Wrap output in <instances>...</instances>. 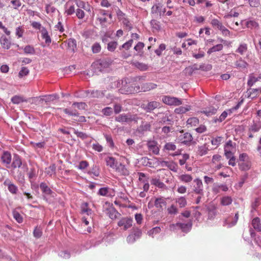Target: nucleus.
<instances>
[{"instance_id":"nucleus-1","label":"nucleus","mask_w":261,"mask_h":261,"mask_svg":"<svg viewBox=\"0 0 261 261\" xmlns=\"http://www.w3.org/2000/svg\"><path fill=\"white\" fill-rule=\"evenodd\" d=\"M112 64L111 60L110 59H105L97 61L94 63V67L99 71L102 72L105 69L110 67Z\"/></svg>"},{"instance_id":"nucleus-2","label":"nucleus","mask_w":261,"mask_h":261,"mask_svg":"<svg viewBox=\"0 0 261 261\" xmlns=\"http://www.w3.org/2000/svg\"><path fill=\"white\" fill-rule=\"evenodd\" d=\"M138 118L135 115L122 114L115 117V120L119 122H137Z\"/></svg>"},{"instance_id":"nucleus-3","label":"nucleus","mask_w":261,"mask_h":261,"mask_svg":"<svg viewBox=\"0 0 261 261\" xmlns=\"http://www.w3.org/2000/svg\"><path fill=\"white\" fill-rule=\"evenodd\" d=\"M133 220L130 217L122 218L118 222V225L123 230H126L133 226Z\"/></svg>"},{"instance_id":"nucleus-4","label":"nucleus","mask_w":261,"mask_h":261,"mask_svg":"<svg viewBox=\"0 0 261 261\" xmlns=\"http://www.w3.org/2000/svg\"><path fill=\"white\" fill-rule=\"evenodd\" d=\"M162 100L164 103L169 106H177L182 104V101L180 99L178 98L170 96H164Z\"/></svg>"},{"instance_id":"nucleus-5","label":"nucleus","mask_w":261,"mask_h":261,"mask_svg":"<svg viewBox=\"0 0 261 261\" xmlns=\"http://www.w3.org/2000/svg\"><path fill=\"white\" fill-rule=\"evenodd\" d=\"M192 226V223L191 222L188 223H177L170 225V228L171 230H174L175 227H178L179 229H181L183 232H187L191 230Z\"/></svg>"},{"instance_id":"nucleus-6","label":"nucleus","mask_w":261,"mask_h":261,"mask_svg":"<svg viewBox=\"0 0 261 261\" xmlns=\"http://www.w3.org/2000/svg\"><path fill=\"white\" fill-rule=\"evenodd\" d=\"M195 185L193 186V192L200 195H203V184L201 179L196 178L194 180Z\"/></svg>"},{"instance_id":"nucleus-7","label":"nucleus","mask_w":261,"mask_h":261,"mask_svg":"<svg viewBox=\"0 0 261 261\" xmlns=\"http://www.w3.org/2000/svg\"><path fill=\"white\" fill-rule=\"evenodd\" d=\"M183 131L181 132V134L178 136V140L184 144H188L193 140L192 135L189 133L182 134Z\"/></svg>"},{"instance_id":"nucleus-8","label":"nucleus","mask_w":261,"mask_h":261,"mask_svg":"<svg viewBox=\"0 0 261 261\" xmlns=\"http://www.w3.org/2000/svg\"><path fill=\"white\" fill-rule=\"evenodd\" d=\"M165 12V8H163L162 5L160 3L154 5L151 8V12L153 14H159L160 16L163 15Z\"/></svg>"},{"instance_id":"nucleus-9","label":"nucleus","mask_w":261,"mask_h":261,"mask_svg":"<svg viewBox=\"0 0 261 261\" xmlns=\"http://www.w3.org/2000/svg\"><path fill=\"white\" fill-rule=\"evenodd\" d=\"M4 185L8 187L9 191L12 194L17 193L18 191L17 187L13 184L10 179H6L4 182Z\"/></svg>"},{"instance_id":"nucleus-10","label":"nucleus","mask_w":261,"mask_h":261,"mask_svg":"<svg viewBox=\"0 0 261 261\" xmlns=\"http://www.w3.org/2000/svg\"><path fill=\"white\" fill-rule=\"evenodd\" d=\"M166 199L164 197L156 198L154 201V205L159 210H162L164 207H166Z\"/></svg>"},{"instance_id":"nucleus-11","label":"nucleus","mask_w":261,"mask_h":261,"mask_svg":"<svg viewBox=\"0 0 261 261\" xmlns=\"http://www.w3.org/2000/svg\"><path fill=\"white\" fill-rule=\"evenodd\" d=\"M86 93H90V97L92 98H102L105 96V91L93 90L92 91L87 90Z\"/></svg>"},{"instance_id":"nucleus-12","label":"nucleus","mask_w":261,"mask_h":261,"mask_svg":"<svg viewBox=\"0 0 261 261\" xmlns=\"http://www.w3.org/2000/svg\"><path fill=\"white\" fill-rule=\"evenodd\" d=\"M1 160L3 164L6 165H9L12 160L11 153L7 151H4L1 156Z\"/></svg>"},{"instance_id":"nucleus-13","label":"nucleus","mask_w":261,"mask_h":261,"mask_svg":"<svg viewBox=\"0 0 261 261\" xmlns=\"http://www.w3.org/2000/svg\"><path fill=\"white\" fill-rule=\"evenodd\" d=\"M106 165L108 166H109L110 168L112 169H115L118 165V162L116 160V159L112 156H108L105 159Z\"/></svg>"},{"instance_id":"nucleus-14","label":"nucleus","mask_w":261,"mask_h":261,"mask_svg":"<svg viewBox=\"0 0 261 261\" xmlns=\"http://www.w3.org/2000/svg\"><path fill=\"white\" fill-rule=\"evenodd\" d=\"M116 171L119 172L120 175L123 176H127L129 174L128 170L126 168L124 165L120 163L119 165L115 168Z\"/></svg>"},{"instance_id":"nucleus-15","label":"nucleus","mask_w":261,"mask_h":261,"mask_svg":"<svg viewBox=\"0 0 261 261\" xmlns=\"http://www.w3.org/2000/svg\"><path fill=\"white\" fill-rule=\"evenodd\" d=\"M160 103L157 101H151L147 103L144 108L145 110L147 112H150L154 109L159 107Z\"/></svg>"},{"instance_id":"nucleus-16","label":"nucleus","mask_w":261,"mask_h":261,"mask_svg":"<svg viewBox=\"0 0 261 261\" xmlns=\"http://www.w3.org/2000/svg\"><path fill=\"white\" fill-rule=\"evenodd\" d=\"M246 94L248 98L253 99L259 95V89L249 88L247 89Z\"/></svg>"},{"instance_id":"nucleus-17","label":"nucleus","mask_w":261,"mask_h":261,"mask_svg":"<svg viewBox=\"0 0 261 261\" xmlns=\"http://www.w3.org/2000/svg\"><path fill=\"white\" fill-rule=\"evenodd\" d=\"M150 127L151 125L149 123L142 122V124L138 128L137 131L140 133H143L144 132L150 130Z\"/></svg>"},{"instance_id":"nucleus-18","label":"nucleus","mask_w":261,"mask_h":261,"mask_svg":"<svg viewBox=\"0 0 261 261\" xmlns=\"http://www.w3.org/2000/svg\"><path fill=\"white\" fill-rule=\"evenodd\" d=\"M252 225L255 230L258 232L261 231L260 220L258 217H255L252 220Z\"/></svg>"},{"instance_id":"nucleus-19","label":"nucleus","mask_w":261,"mask_h":261,"mask_svg":"<svg viewBox=\"0 0 261 261\" xmlns=\"http://www.w3.org/2000/svg\"><path fill=\"white\" fill-rule=\"evenodd\" d=\"M211 24L214 29H218L220 31L224 27L222 23L218 19H213L211 21Z\"/></svg>"},{"instance_id":"nucleus-20","label":"nucleus","mask_w":261,"mask_h":261,"mask_svg":"<svg viewBox=\"0 0 261 261\" xmlns=\"http://www.w3.org/2000/svg\"><path fill=\"white\" fill-rule=\"evenodd\" d=\"M235 67L238 68L245 69L246 68L248 65V64L242 58H240L239 60L236 61L234 63Z\"/></svg>"},{"instance_id":"nucleus-21","label":"nucleus","mask_w":261,"mask_h":261,"mask_svg":"<svg viewBox=\"0 0 261 261\" xmlns=\"http://www.w3.org/2000/svg\"><path fill=\"white\" fill-rule=\"evenodd\" d=\"M22 165V161L18 155L15 154L13 159V162L12 164V166L14 168H19Z\"/></svg>"},{"instance_id":"nucleus-22","label":"nucleus","mask_w":261,"mask_h":261,"mask_svg":"<svg viewBox=\"0 0 261 261\" xmlns=\"http://www.w3.org/2000/svg\"><path fill=\"white\" fill-rule=\"evenodd\" d=\"M260 79H261L260 76L255 77L253 74H251L249 75V79L247 82V85L251 87H252L256 82L258 81Z\"/></svg>"},{"instance_id":"nucleus-23","label":"nucleus","mask_w":261,"mask_h":261,"mask_svg":"<svg viewBox=\"0 0 261 261\" xmlns=\"http://www.w3.org/2000/svg\"><path fill=\"white\" fill-rule=\"evenodd\" d=\"M0 43L3 48L9 49L10 47V41L7 38L6 36H2L0 39Z\"/></svg>"},{"instance_id":"nucleus-24","label":"nucleus","mask_w":261,"mask_h":261,"mask_svg":"<svg viewBox=\"0 0 261 261\" xmlns=\"http://www.w3.org/2000/svg\"><path fill=\"white\" fill-rule=\"evenodd\" d=\"M217 111V108L211 106L207 108H206L202 113L205 114L207 116L213 115L216 113Z\"/></svg>"},{"instance_id":"nucleus-25","label":"nucleus","mask_w":261,"mask_h":261,"mask_svg":"<svg viewBox=\"0 0 261 261\" xmlns=\"http://www.w3.org/2000/svg\"><path fill=\"white\" fill-rule=\"evenodd\" d=\"M208 212V218L210 219H213L216 215V207L214 205L209 206L207 208Z\"/></svg>"},{"instance_id":"nucleus-26","label":"nucleus","mask_w":261,"mask_h":261,"mask_svg":"<svg viewBox=\"0 0 261 261\" xmlns=\"http://www.w3.org/2000/svg\"><path fill=\"white\" fill-rule=\"evenodd\" d=\"M41 34L42 37L43 39H45L46 43L49 44L51 42L50 37L48 35V32L45 28H42L41 30Z\"/></svg>"},{"instance_id":"nucleus-27","label":"nucleus","mask_w":261,"mask_h":261,"mask_svg":"<svg viewBox=\"0 0 261 261\" xmlns=\"http://www.w3.org/2000/svg\"><path fill=\"white\" fill-rule=\"evenodd\" d=\"M191 109V106L187 105L185 107H180L176 108L174 112L176 114H184L189 111Z\"/></svg>"},{"instance_id":"nucleus-28","label":"nucleus","mask_w":261,"mask_h":261,"mask_svg":"<svg viewBox=\"0 0 261 261\" xmlns=\"http://www.w3.org/2000/svg\"><path fill=\"white\" fill-rule=\"evenodd\" d=\"M247 45L246 43H242L239 45L236 51L241 55H243L247 51Z\"/></svg>"},{"instance_id":"nucleus-29","label":"nucleus","mask_w":261,"mask_h":261,"mask_svg":"<svg viewBox=\"0 0 261 261\" xmlns=\"http://www.w3.org/2000/svg\"><path fill=\"white\" fill-rule=\"evenodd\" d=\"M147 146L150 150H152L154 153L157 154L159 152V149L154 141H149L147 143Z\"/></svg>"},{"instance_id":"nucleus-30","label":"nucleus","mask_w":261,"mask_h":261,"mask_svg":"<svg viewBox=\"0 0 261 261\" xmlns=\"http://www.w3.org/2000/svg\"><path fill=\"white\" fill-rule=\"evenodd\" d=\"M150 182L151 185H154L159 188H164L166 187V185L157 178H152Z\"/></svg>"},{"instance_id":"nucleus-31","label":"nucleus","mask_w":261,"mask_h":261,"mask_svg":"<svg viewBox=\"0 0 261 261\" xmlns=\"http://www.w3.org/2000/svg\"><path fill=\"white\" fill-rule=\"evenodd\" d=\"M108 214L109 217L112 219H115L119 214L118 212L114 208H110L108 210Z\"/></svg>"},{"instance_id":"nucleus-32","label":"nucleus","mask_w":261,"mask_h":261,"mask_svg":"<svg viewBox=\"0 0 261 261\" xmlns=\"http://www.w3.org/2000/svg\"><path fill=\"white\" fill-rule=\"evenodd\" d=\"M179 179L182 182L189 183L192 180L193 177L189 174H182L179 176Z\"/></svg>"},{"instance_id":"nucleus-33","label":"nucleus","mask_w":261,"mask_h":261,"mask_svg":"<svg viewBox=\"0 0 261 261\" xmlns=\"http://www.w3.org/2000/svg\"><path fill=\"white\" fill-rule=\"evenodd\" d=\"M232 201V199L230 196L223 197L221 199V204L223 205L226 206L230 205Z\"/></svg>"},{"instance_id":"nucleus-34","label":"nucleus","mask_w":261,"mask_h":261,"mask_svg":"<svg viewBox=\"0 0 261 261\" xmlns=\"http://www.w3.org/2000/svg\"><path fill=\"white\" fill-rule=\"evenodd\" d=\"M59 98V97L57 95H49L47 96H45L44 98H41L40 101H45V102H49L51 101H53L56 99Z\"/></svg>"},{"instance_id":"nucleus-35","label":"nucleus","mask_w":261,"mask_h":261,"mask_svg":"<svg viewBox=\"0 0 261 261\" xmlns=\"http://www.w3.org/2000/svg\"><path fill=\"white\" fill-rule=\"evenodd\" d=\"M261 128V122L258 121L254 122L249 128V131L252 132H257Z\"/></svg>"},{"instance_id":"nucleus-36","label":"nucleus","mask_w":261,"mask_h":261,"mask_svg":"<svg viewBox=\"0 0 261 261\" xmlns=\"http://www.w3.org/2000/svg\"><path fill=\"white\" fill-rule=\"evenodd\" d=\"M81 211L83 213H86L88 215L91 214V210L88 207V203L84 202L81 205Z\"/></svg>"},{"instance_id":"nucleus-37","label":"nucleus","mask_w":261,"mask_h":261,"mask_svg":"<svg viewBox=\"0 0 261 261\" xmlns=\"http://www.w3.org/2000/svg\"><path fill=\"white\" fill-rule=\"evenodd\" d=\"M156 86L157 85L155 84L149 83L143 84L142 88L144 89V91H147L155 89Z\"/></svg>"},{"instance_id":"nucleus-38","label":"nucleus","mask_w":261,"mask_h":261,"mask_svg":"<svg viewBox=\"0 0 261 261\" xmlns=\"http://www.w3.org/2000/svg\"><path fill=\"white\" fill-rule=\"evenodd\" d=\"M239 166L241 170H248L251 167V163L249 162H243L239 163Z\"/></svg>"},{"instance_id":"nucleus-39","label":"nucleus","mask_w":261,"mask_h":261,"mask_svg":"<svg viewBox=\"0 0 261 261\" xmlns=\"http://www.w3.org/2000/svg\"><path fill=\"white\" fill-rule=\"evenodd\" d=\"M223 45L221 44H217L210 48L207 51L208 54H211L213 52L221 50L223 49Z\"/></svg>"},{"instance_id":"nucleus-40","label":"nucleus","mask_w":261,"mask_h":261,"mask_svg":"<svg viewBox=\"0 0 261 261\" xmlns=\"http://www.w3.org/2000/svg\"><path fill=\"white\" fill-rule=\"evenodd\" d=\"M40 188L42 191L46 194H50L51 192L50 188L44 182H41L40 184Z\"/></svg>"},{"instance_id":"nucleus-41","label":"nucleus","mask_w":261,"mask_h":261,"mask_svg":"<svg viewBox=\"0 0 261 261\" xmlns=\"http://www.w3.org/2000/svg\"><path fill=\"white\" fill-rule=\"evenodd\" d=\"M11 101L14 104H19L23 101H27L22 97L20 96H15L12 97Z\"/></svg>"},{"instance_id":"nucleus-42","label":"nucleus","mask_w":261,"mask_h":261,"mask_svg":"<svg viewBox=\"0 0 261 261\" xmlns=\"http://www.w3.org/2000/svg\"><path fill=\"white\" fill-rule=\"evenodd\" d=\"M208 150L207 147L206 146V145L204 144V145L198 147V153L202 156L207 154Z\"/></svg>"},{"instance_id":"nucleus-43","label":"nucleus","mask_w":261,"mask_h":261,"mask_svg":"<svg viewBox=\"0 0 261 261\" xmlns=\"http://www.w3.org/2000/svg\"><path fill=\"white\" fill-rule=\"evenodd\" d=\"M187 124L190 125L191 126H196L199 123V120L196 117H192L188 119Z\"/></svg>"},{"instance_id":"nucleus-44","label":"nucleus","mask_w":261,"mask_h":261,"mask_svg":"<svg viewBox=\"0 0 261 261\" xmlns=\"http://www.w3.org/2000/svg\"><path fill=\"white\" fill-rule=\"evenodd\" d=\"M131 233L137 239L140 238L142 235L141 230L137 227H134Z\"/></svg>"},{"instance_id":"nucleus-45","label":"nucleus","mask_w":261,"mask_h":261,"mask_svg":"<svg viewBox=\"0 0 261 261\" xmlns=\"http://www.w3.org/2000/svg\"><path fill=\"white\" fill-rule=\"evenodd\" d=\"M176 202L178 204L180 207H184L187 205L186 199L184 197L177 198Z\"/></svg>"},{"instance_id":"nucleus-46","label":"nucleus","mask_w":261,"mask_h":261,"mask_svg":"<svg viewBox=\"0 0 261 261\" xmlns=\"http://www.w3.org/2000/svg\"><path fill=\"white\" fill-rule=\"evenodd\" d=\"M136 67L142 71H145L147 69L148 66L145 64L137 62L134 63Z\"/></svg>"},{"instance_id":"nucleus-47","label":"nucleus","mask_w":261,"mask_h":261,"mask_svg":"<svg viewBox=\"0 0 261 261\" xmlns=\"http://www.w3.org/2000/svg\"><path fill=\"white\" fill-rule=\"evenodd\" d=\"M24 52L27 54L33 55L35 53L34 48L31 45H27L23 49Z\"/></svg>"},{"instance_id":"nucleus-48","label":"nucleus","mask_w":261,"mask_h":261,"mask_svg":"<svg viewBox=\"0 0 261 261\" xmlns=\"http://www.w3.org/2000/svg\"><path fill=\"white\" fill-rule=\"evenodd\" d=\"M74 130V133L76 135V136L81 138L82 140L86 139L88 138V135H87L86 133H84L82 132H79L77 130H75V129H73Z\"/></svg>"},{"instance_id":"nucleus-49","label":"nucleus","mask_w":261,"mask_h":261,"mask_svg":"<svg viewBox=\"0 0 261 261\" xmlns=\"http://www.w3.org/2000/svg\"><path fill=\"white\" fill-rule=\"evenodd\" d=\"M76 4L79 8H83L86 11H90V9L88 8L89 6L87 7L85 3L83 1L76 0Z\"/></svg>"},{"instance_id":"nucleus-50","label":"nucleus","mask_w":261,"mask_h":261,"mask_svg":"<svg viewBox=\"0 0 261 261\" xmlns=\"http://www.w3.org/2000/svg\"><path fill=\"white\" fill-rule=\"evenodd\" d=\"M115 10H116V14L118 18L120 21L122 20V19L125 18V14L122 11H121L119 9V8L116 7L115 8Z\"/></svg>"},{"instance_id":"nucleus-51","label":"nucleus","mask_w":261,"mask_h":261,"mask_svg":"<svg viewBox=\"0 0 261 261\" xmlns=\"http://www.w3.org/2000/svg\"><path fill=\"white\" fill-rule=\"evenodd\" d=\"M113 109L111 107H106L101 111L102 113L107 116L111 115L113 114Z\"/></svg>"},{"instance_id":"nucleus-52","label":"nucleus","mask_w":261,"mask_h":261,"mask_svg":"<svg viewBox=\"0 0 261 261\" xmlns=\"http://www.w3.org/2000/svg\"><path fill=\"white\" fill-rule=\"evenodd\" d=\"M118 43L116 41H112L108 44V49L110 51H113L116 48Z\"/></svg>"},{"instance_id":"nucleus-53","label":"nucleus","mask_w":261,"mask_h":261,"mask_svg":"<svg viewBox=\"0 0 261 261\" xmlns=\"http://www.w3.org/2000/svg\"><path fill=\"white\" fill-rule=\"evenodd\" d=\"M237 223V221H236V218L234 217L233 220L230 222L229 220V218L226 219L224 221V225H227L228 227H230L235 225Z\"/></svg>"},{"instance_id":"nucleus-54","label":"nucleus","mask_w":261,"mask_h":261,"mask_svg":"<svg viewBox=\"0 0 261 261\" xmlns=\"http://www.w3.org/2000/svg\"><path fill=\"white\" fill-rule=\"evenodd\" d=\"M121 21L127 30H130L132 29V25L127 18L125 17Z\"/></svg>"},{"instance_id":"nucleus-55","label":"nucleus","mask_w":261,"mask_h":261,"mask_svg":"<svg viewBox=\"0 0 261 261\" xmlns=\"http://www.w3.org/2000/svg\"><path fill=\"white\" fill-rule=\"evenodd\" d=\"M13 215L14 218L17 222L20 223L22 222V217L18 212L16 211H13Z\"/></svg>"},{"instance_id":"nucleus-56","label":"nucleus","mask_w":261,"mask_h":261,"mask_svg":"<svg viewBox=\"0 0 261 261\" xmlns=\"http://www.w3.org/2000/svg\"><path fill=\"white\" fill-rule=\"evenodd\" d=\"M29 73V70L25 67H22L19 71L18 75L20 77H22L24 76L27 75Z\"/></svg>"},{"instance_id":"nucleus-57","label":"nucleus","mask_w":261,"mask_h":261,"mask_svg":"<svg viewBox=\"0 0 261 261\" xmlns=\"http://www.w3.org/2000/svg\"><path fill=\"white\" fill-rule=\"evenodd\" d=\"M133 42V40L130 39L124 44H123L120 47V49H121V48H124L126 50H128L130 48V47L132 46V44Z\"/></svg>"},{"instance_id":"nucleus-58","label":"nucleus","mask_w":261,"mask_h":261,"mask_svg":"<svg viewBox=\"0 0 261 261\" xmlns=\"http://www.w3.org/2000/svg\"><path fill=\"white\" fill-rule=\"evenodd\" d=\"M166 48V45L165 44H161L159 47L155 49L154 52L159 56H161L162 52Z\"/></svg>"},{"instance_id":"nucleus-59","label":"nucleus","mask_w":261,"mask_h":261,"mask_svg":"<svg viewBox=\"0 0 261 261\" xmlns=\"http://www.w3.org/2000/svg\"><path fill=\"white\" fill-rule=\"evenodd\" d=\"M72 106H76L79 109L85 110L87 105L85 102H75L72 103Z\"/></svg>"},{"instance_id":"nucleus-60","label":"nucleus","mask_w":261,"mask_h":261,"mask_svg":"<svg viewBox=\"0 0 261 261\" xmlns=\"http://www.w3.org/2000/svg\"><path fill=\"white\" fill-rule=\"evenodd\" d=\"M223 138L222 137H217L212 140L211 143L212 145L218 146L221 143Z\"/></svg>"},{"instance_id":"nucleus-61","label":"nucleus","mask_w":261,"mask_h":261,"mask_svg":"<svg viewBox=\"0 0 261 261\" xmlns=\"http://www.w3.org/2000/svg\"><path fill=\"white\" fill-rule=\"evenodd\" d=\"M56 166L55 164L50 165L48 168L46 169V172L48 174L52 175L55 173Z\"/></svg>"},{"instance_id":"nucleus-62","label":"nucleus","mask_w":261,"mask_h":261,"mask_svg":"<svg viewBox=\"0 0 261 261\" xmlns=\"http://www.w3.org/2000/svg\"><path fill=\"white\" fill-rule=\"evenodd\" d=\"M168 212L170 215L176 214L178 212V210L175 206L172 205L167 209Z\"/></svg>"},{"instance_id":"nucleus-63","label":"nucleus","mask_w":261,"mask_h":261,"mask_svg":"<svg viewBox=\"0 0 261 261\" xmlns=\"http://www.w3.org/2000/svg\"><path fill=\"white\" fill-rule=\"evenodd\" d=\"M105 137L107 140V142L109 144V146L111 148L114 147V143L113 142L112 137L110 135H105Z\"/></svg>"},{"instance_id":"nucleus-64","label":"nucleus","mask_w":261,"mask_h":261,"mask_svg":"<svg viewBox=\"0 0 261 261\" xmlns=\"http://www.w3.org/2000/svg\"><path fill=\"white\" fill-rule=\"evenodd\" d=\"M42 231L40 228L36 227L33 232L34 236L36 238H39L42 236Z\"/></svg>"}]
</instances>
